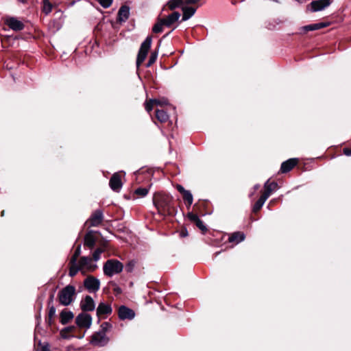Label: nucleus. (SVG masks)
Here are the masks:
<instances>
[{
    "mask_svg": "<svg viewBox=\"0 0 351 351\" xmlns=\"http://www.w3.org/2000/svg\"><path fill=\"white\" fill-rule=\"evenodd\" d=\"M162 19H159L157 23L153 26L152 32L156 34L162 32L163 26L165 25Z\"/></svg>",
    "mask_w": 351,
    "mask_h": 351,
    "instance_id": "nucleus-30",
    "label": "nucleus"
},
{
    "mask_svg": "<svg viewBox=\"0 0 351 351\" xmlns=\"http://www.w3.org/2000/svg\"><path fill=\"white\" fill-rule=\"evenodd\" d=\"M19 2L22 3H27V0H18Z\"/></svg>",
    "mask_w": 351,
    "mask_h": 351,
    "instance_id": "nucleus-51",
    "label": "nucleus"
},
{
    "mask_svg": "<svg viewBox=\"0 0 351 351\" xmlns=\"http://www.w3.org/2000/svg\"><path fill=\"white\" fill-rule=\"evenodd\" d=\"M53 8V5L49 2V0H43V12L45 15H48Z\"/></svg>",
    "mask_w": 351,
    "mask_h": 351,
    "instance_id": "nucleus-31",
    "label": "nucleus"
},
{
    "mask_svg": "<svg viewBox=\"0 0 351 351\" xmlns=\"http://www.w3.org/2000/svg\"><path fill=\"white\" fill-rule=\"evenodd\" d=\"M245 234L241 232H233L228 238L230 243H239L245 239Z\"/></svg>",
    "mask_w": 351,
    "mask_h": 351,
    "instance_id": "nucleus-21",
    "label": "nucleus"
},
{
    "mask_svg": "<svg viewBox=\"0 0 351 351\" xmlns=\"http://www.w3.org/2000/svg\"><path fill=\"white\" fill-rule=\"evenodd\" d=\"M123 268V265L120 261L116 259H109L104 263L103 271L106 276L112 277L121 273Z\"/></svg>",
    "mask_w": 351,
    "mask_h": 351,
    "instance_id": "nucleus-4",
    "label": "nucleus"
},
{
    "mask_svg": "<svg viewBox=\"0 0 351 351\" xmlns=\"http://www.w3.org/2000/svg\"><path fill=\"white\" fill-rule=\"evenodd\" d=\"M104 252L103 248H97L96 249L93 254V261L97 262L101 258V254Z\"/></svg>",
    "mask_w": 351,
    "mask_h": 351,
    "instance_id": "nucleus-37",
    "label": "nucleus"
},
{
    "mask_svg": "<svg viewBox=\"0 0 351 351\" xmlns=\"http://www.w3.org/2000/svg\"><path fill=\"white\" fill-rule=\"evenodd\" d=\"M70 267H69V276L71 277L75 276L78 271H81V269L79 267L77 262L75 263H70Z\"/></svg>",
    "mask_w": 351,
    "mask_h": 351,
    "instance_id": "nucleus-32",
    "label": "nucleus"
},
{
    "mask_svg": "<svg viewBox=\"0 0 351 351\" xmlns=\"http://www.w3.org/2000/svg\"><path fill=\"white\" fill-rule=\"evenodd\" d=\"M182 195L184 201L187 204V206L190 207L193 202V197L192 193H191L190 191L186 190Z\"/></svg>",
    "mask_w": 351,
    "mask_h": 351,
    "instance_id": "nucleus-28",
    "label": "nucleus"
},
{
    "mask_svg": "<svg viewBox=\"0 0 351 351\" xmlns=\"http://www.w3.org/2000/svg\"><path fill=\"white\" fill-rule=\"evenodd\" d=\"M158 56V51L156 50L153 51L151 53V55L149 58V60L146 64V67L151 66L156 61Z\"/></svg>",
    "mask_w": 351,
    "mask_h": 351,
    "instance_id": "nucleus-33",
    "label": "nucleus"
},
{
    "mask_svg": "<svg viewBox=\"0 0 351 351\" xmlns=\"http://www.w3.org/2000/svg\"><path fill=\"white\" fill-rule=\"evenodd\" d=\"M264 188L265 189L264 193L263 194L264 196H265L267 198H269L271 193L277 190L278 189V184L276 182H269V180H268L264 184Z\"/></svg>",
    "mask_w": 351,
    "mask_h": 351,
    "instance_id": "nucleus-19",
    "label": "nucleus"
},
{
    "mask_svg": "<svg viewBox=\"0 0 351 351\" xmlns=\"http://www.w3.org/2000/svg\"><path fill=\"white\" fill-rule=\"evenodd\" d=\"M180 237H186V236L188 235V231H187V230H186V228H185V229L182 230H181V232H180Z\"/></svg>",
    "mask_w": 351,
    "mask_h": 351,
    "instance_id": "nucleus-46",
    "label": "nucleus"
},
{
    "mask_svg": "<svg viewBox=\"0 0 351 351\" xmlns=\"http://www.w3.org/2000/svg\"><path fill=\"white\" fill-rule=\"evenodd\" d=\"M144 171H141L140 170H138L136 172H135L134 174L136 176V180L138 183H141L143 181V179L145 178H148L149 174L146 173L145 176L143 175Z\"/></svg>",
    "mask_w": 351,
    "mask_h": 351,
    "instance_id": "nucleus-36",
    "label": "nucleus"
},
{
    "mask_svg": "<svg viewBox=\"0 0 351 351\" xmlns=\"http://www.w3.org/2000/svg\"><path fill=\"white\" fill-rule=\"evenodd\" d=\"M75 295V288L73 285H67L58 293L59 302L62 305L69 306L73 301Z\"/></svg>",
    "mask_w": 351,
    "mask_h": 351,
    "instance_id": "nucleus-3",
    "label": "nucleus"
},
{
    "mask_svg": "<svg viewBox=\"0 0 351 351\" xmlns=\"http://www.w3.org/2000/svg\"><path fill=\"white\" fill-rule=\"evenodd\" d=\"M46 322L50 326L51 324V319L49 320V317H48V319H46Z\"/></svg>",
    "mask_w": 351,
    "mask_h": 351,
    "instance_id": "nucleus-49",
    "label": "nucleus"
},
{
    "mask_svg": "<svg viewBox=\"0 0 351 351\" xmlns=\"http://www.w3.org/2000/svg\"><path fill=\"white\" fill-rule=\"evenodd\" d=\"M268 198L262 195L260 198L256 202L252 208V211L254 213L258 212L264 205L265 202Z\"/></svg>",
    "mask_w": 351,
    "mask_h": 351,
    "instance_id": "nucleus-26",
    "label": "nucleus"
},
{
    "mask_svg": "<svg viewBox=\"0 0 351 351\" xmlns=\"http://www.w3.org/2000/svg\"><path fill=\"white\" fill-rule=\"evenodd\" d=\"M95 244V238L91 232H88L84 237V245L90 249L93 248Z\"/></svg>",
    "mask_w": 351,
    "mask_h": 351,
    "instance_id": "nucleus-24",
    "label": "nucleus"
},
{
    "mask_svg": "<svg viewBox=\"0 0 351 351\" xmlns=\"http://www.w3.org/2000/svg\"><path fill=\"white\" fill-rule=\"evenodd\" d=\"M97 1L104 8H109L112 3V0H97Z\"/></svg>",
    "mask_w": 351,
    "mask_h": 351,
    "instance_id": "nucleus-40",
    "label": "nucleus"
},
{
    "mask_svg": "<svg viewBox=\"0 0 351 351\" xmlns=\"http://www.w3.org/2000/svg\"><path fill=\"white\" fill-rule=\"evenodd\" d=\"M259 187H260V185L258 184H257L254 185V190H257L259 189Z\"/></svg>",
    "mask_w": 351,
    "mask_h": 351,
    "instance_id": "nucleus-50",
    "label": "nucleus"
},
{
    "mask_svg": "<svg viewBox=\"0 0 351 351\" xmlns=\"http://www.w3.org/2000/svg\"><path fill=\"white\" fill-rule=\"evenodd\" d=\"M130 16V8L126 5H123L120 8L118 12L117 20L119 22H125Z\"/></svg>",
    "mask_w": 351,
    "mask_h": 351,
    "instance_id": "nucleus-18",
    "label": "nucleus"
},
{
    "mask_svg": "<svg viewBox=\"0 0 351 351\" xmlns=\"http://www.w3.org/2000/svg\"><path fill=\"white\" fill-rule=\"evenodd\" d=\"M80 254H81V245H79L76 247L73 255L72 256V257L70 259V263H75V262H77V259Z\"/></svg>",
    "mask_w": 351,
    "mask_h": 351,
    "instance_id": "nucleus-34",
    "label": "nucleus"
},
{
    "mask_svg": "<svg viewBox=\"0 0 351 351\" xmlns=\"http://www.w3.org/2000/svg\"><path fill=\"white\" fill-rule=\"evenodd\" d=\"M80 306L84 311H92L95 308V302L90 295H86L81 301Z\"/></svg>",
    "mask_w": 351,
    "mask_h": 351,
    "instance_id": "nucleus-13",
    "label": "nucleus"
},
{
    "mask_svg": "<svg viewBox=\"0 0 351 351\" xmlns=\"http://www.w3.org/2000/svg\"><path fill=\"white\" fill-rule=\"evenodd\" d=\"M219 254V252L215 253V256H217Z\"/></svg>",
    "mask_w": 351,
    "mask_h": 351,
    "instance_id": "nucleus-55",
    "label": "nucleus"
},
{
    "mask_svg": "<svg viewBox=\"0 0 351 351\" xmlns=\"http://www.w3.org/2000/svg\"><path fill=\"white\" fill-rule=\"evenodd\" d=\"M153 203L160 216L173 215L175 211L173 197L167 194H158Z\"/></svg>",
    "mask_w": 351,
    "mask_h": 351,
    "instance_id": "nucleus-1",
    "label": "nucleus"
},
{
    "mask_svg": "<svg viewBox=\"0 0 351 351\" xmlns=\"http://www.w3.org/2000/svg\"><path fill=\"white\" fill-rule=\"evenodd\" d=\"M327 26H328L327 23H313V24H310V25L304 26L303 29L305 32L314 31V30H317V29H319L326 27Z\"/></svg>",
    "mask_w": 351,
    "mask_h": 351,
    "instance_id": "nucleus-23",
    "label": "nucleus"
},
{
    "mask_svg": "<svg viewBox=\"0 0 351 351\" xmlns=\"http://www.w3.org/2000/svg\"><path fill=\"white\" fill-rule=\"evenodd\" d=\"M109 185L111 189L115 192H119L122 187V182L120 175L115 173L112 175L109 181Z\"/></svg>",
    "mask_w": 351,
    "mask_h": 351,
    "instance_id": "nucleus-11",
    "label": "nucleus"
},
{
    "mask_svg": "<svg viewBox=\"0 0 351 351\" xmlns=\"http://www.w3.org/2000/svg\"><path fill=\"white\" fill-rule=\"evenodd\" d=\"M298 163L297 158H290L281 164L280 171L282 173L290 171Z\"/></svg>",
    "mask_w": 351,
    "mask_h": 351,
    "instance_id": "nucleus-15",
    "label": "nucleus"
},
{
    "mask_svg": "<svg viewBox=\"0 0 351 351\" xmlns=\"http://www.w3.org/2000/svg\"><path fill=\"white\" fill-rule=\"evenodd\" d=\"M112 326L110 323L105 322L100 326L99 331L95 332L91 337L90 343L98 347H103L109 342V337L106 333L111 330Z\"/></svg>",
    "mask_w": 351,
    "mask_h": 351,
    "instance_id": "nucleus-2",
    "label": "nucleus"
},
{
    "mask_svg": "<svg viewBox=\"0 0 351 351\" xmlns=\"http://www.w3.org/2000/svg\"><path fill=\"white\" fill-rule=\"evenodd\" d=\"M163 104H166V102H162L158 99H156V101L154 102V106H162Z\"/></svg>",
    "mask_w": 351,
    "mask_h": 351,
    "instance_id": "nucleus-47",
    "label": "nucleus"
},
{
    "mask_svg": "<svg viewBox=\"0 0 351 351\" xmlns=\"http://www.w3.org/2000/svg\"><path fill=\"white\" fill-rule=\"evenodd\" d=\"M343 154L348 156H351V149L346 147L343 149Z\"/></svg>",
    "mask_w": 351,
    "mask_h": 351,
    "instance_id": "nucleus-44",
    "label": "nucleus"
},
{
    "mask_svg": "<svg viewBox=\"0 0 351 351\" xmlns=\"http://www.w3.org/2000/svg\"><path fill=\"white\" fill-rule=\"evenodd\" d=\"M151 186L149 184L147 187H138L133 191V195H136L138 197H144L148 194Z\"/></svg>",
    "mask_w": 351,
    "mask_h": 351,
    "instance_id": "nucleus-25",
    "label": "nucleus"
},
{
    "mask_svg": "<svg viewBox=\"0 0 351 351\" xmlns=\"http://www.w3.org/2000/svg\"><path fill=\"white\" fill-rule=\"evenodd\" d=\"M180 17V14L178 12H173L171 14L168 15L167 18L162 19L164 21L165 26L170 27L174 23L178 21Z\"/></svg>",
    "mask_w": 351,
    "mask_h": 351,
    "instance_id": "nucleus-20",
    "label": "nucleus"
},
{
    "mask_svg": "<svg viewBox=\"0 0 351 351\" xmlns=\"http://www.w3.org/2000/svg\"><path fill=\"white\" fill-rule=\"evenodd\" d=\"M156 117L161 123L165 122L169 119L168 114L163 110H156Z\"/></svg>",
    "mask_w": 351,
    "mask_h": 351,
    "instance_id": "nucleus-27",
    "label": "nucleus"
},
{
    "mask_svg": "<svg viewBox=\"0 0 351 351\" xmlns=\"http://www.w3.org/2000/svg\"><path fill=\"white\" fill-rule=\"evenodd\" d=\"M199 0H185L184 3L186 5L194 4L199 2Z\"/></svg>",
    "mask_w": 351,
    "mask_h": 351,
    "instance_id": "nucleus-45",
    "label": "nucleus"
},
{
    "mask_svg": "<svg viewBox=\"0 0 351 351\" xmlns=\"http://www.w3.org/2000/svg\"><path fill=\"white\" fill-rule=\"evenodd\" d=\"M332 3V0H315L307 5V10L311 12H316L324 10Z\"/></svg>",
    "mask_w": 351,
    "mask_h": 351,
    "instance_id": "nucleus-7",
    "label": "nucleus"
},
{
    "mask_svg": "<svg viewBox=\"0 0 351 351\" xmlns=\"http://www.w3.org/2000/svg\"><path fill=\"white\" fill-rule=\"evenodd\" d=\"M53 295H51V297H50V301L49 302V304L53 300Z\"/></svg>",
    "mask_w": 351,
    "mask_h": 351,
    "instance_id": "nucleus-52",
    "label": "nucleus"
},
{
    "mask_svg": "<svg viewBox=\"0 0 351 351\" xmlns=\"http://www.w3.org/2000/svg\"><path fill=\"white\" fill-rule=\"evenodd\" d=\"M42 351H51L49 348L47 346H43L42 348Z\"/></svg>",
    "mask_w": 351,
    "mask_h": 351,
    "instance_id": "nucleus-48",
    "label": "nucleus"
},
{
    "mask_svg": "<svg viewBox=\"0 0 351 351\" xmlns=\"http://www.w3.org/2000/svg\"><path fill=\"white\" fill-rule=\"evenodd\" d=\"M75 323L80 328H89L92 324V317L86 313H80L77 316Z\"/></svg>",
    "mask_w": 351,
    "mask_h": 351,
    "instance_id": "nucleus-9",
    "label": "nucleus"
},
{
    "mask_svg": "<svg viewBox=\"0 0 351 351\" xmlns=\"http://www.w3.org/2000/svg\"><path fill=\"white\" fill-rule=\"evenodd\" d=\"M104 219L103 212L101 210H95L89 219L90 226H98L102 222Z\"/></svg>",
    "mask_w": 351,
    "mask_h": 351,
    "instance_id": "nucleus-12",
    "label": "nucleus"
},
{
    "mask_svg": "<svg viewBox=\"0 0 351 351\" xmlns=\"http://www.w3.org/2000/svg\"><path fill=\"white\" fill-rule=\"evenodd\" d=\"M184 3V0H169L167 3V5L171 10H173L181 6Z\"/></svg>",
    "mask_w": 351,
    "mask_h": 351,
    "instance_id": "nucleus-29",
    "label": "nucleus"
},
{
    "mask_svg": "<svg viewBox=\"0 0 351 351\" xmlns=\"http://www.w3.org/2000/svg\"><path fill=\"white\" fill-rule=\"evenodd\" d=\"M73 317V313L71 311L64 310L60 313V322L62 324H66Z\"/></svg>",
    "mask_w": 351,
    "mask_h": 351,
    "instance_id": "nucleus-22",
    "label": "nucleus"
},
{
    "mask_svg": "<svg viewBox=\"0 0 351 351\" xmlns=\"http://www.w3.org/2000/svg\"><path fill=\"white\" fill-rule=\"evenodd\" d=\"M74 326L66 327L60 331V335L63 339H68V334L73 330Z\"/></svg>",
    "mask_w": 351,
    "mask_h": 351,
    "instance_id": "nucleus-35",
    "label": "nucleus"
},
{
    "mask_svg": "<svg viewBox=\"0 0 351 351\" xmlns=\"http://www.w3.org/2000/svg\"><path fill=\"white\" fill-rule=\"evenodd\" d=\"M118 317L121 320L132 319V309L124 305L121 306L118 309Z\"/></svg>",
    "mask_w": 351,
    "mask_h": 351,
    "instance_id": "nucleus-16",
    "label": "nucleus"
},
{
    "mask_svg": "<svg viewBox=\"0 0 351 351\" xmlns=\"http://www.w3.org/2000/svg\"><path fill=\"white\" fill-rule=\"evenodd\" d=\"M84 285L90 293H94L99 289L100 282L97 278L89 276L84 280Z\"/></svg>",
    "mask_w": 351,
    "mask_h": 351,
    "instance_id": "nucleus-8",
    "label": "nucleus"
},
{
    "mask_svg": "<svg viewBox=\"0 0 351 351\" xmlns=\"http://www.w3.org/2000/svg\"><path fill=\"white\" fill-rule=\"evenodd\" d=\"M3 215H4V210H3V211L1 212V216H3Z\"/></svg>",
    "mask_w": 351,
    "mask_h": 351,
    "instance_id": "nucleus-54",
    "label": "nucleus"
},
{
    "mask_svg": "<svg viewBox=\"0 0 351 351\" xmlns=\"http://www.w3.org/2000/svg\"><path fill=\"white\" fill-rule=\"evenodd\" d=\"M7 25L14 31H21L24 29V24L22 21L18 20L15 17H9L6 19Z\"/></svg>",
    "mask_w": 351,
    "mask_h": 351,
    "instance_id": "nucleus-10",
    "label": "nucleus"
},
{
    "mask_svg": "<svg viewBox=\"0 0 351 351\" xmlns=\"http://www.w3.org/2000/svg\"><path fill=\"white\" fill-rule=\"evenodd\" d=\"M187 216H188V218L191 221L194 222L195 223L197 221V220L199 219V217H198V215L193 214V213H189Z\"/></svg>",
    "mask_w": 351,
    "mask_h": 351,
    "instance_id": "nucleus-41",
    "label": "nucleus"
},
{
    "mask_svg": "<svg viewBox=\"0 0 351 351\" xmlns=\"http://www.w3.org/2000/svg\"><path fill=\"white\" fill-rule=\"evenodd\" d=\"M112 312V306L110 304L100 302L97 308V316L108 315Z\"/></svg>",
    "mask_w": 351,
    "mask_h": 351,
    "instance_id": "nucleus-14",
    "label": "nucleus"
},
{
    "mask_svg": "<svg viewBox=\"0 0 351 351\" xmlns=\"http://www.w3.org/2000/svg\"><path fill=\"white\" fill-rule=\"evenodd\" d=\"M77 264L82 273L93 272L97 268V264L94 263L93 259L89 256H82Z\"/></svg>",
    "mask_w": 351,
    "mask_h": 351,
    "instance_id": "nucleus-6",
    "label": "nucleus"
},
{
    "mask_svg": "<svg viewBox=\"0 0 351 351\" xmlns=\"http://www.w3.org/2000/svg\"><path fill=\"white\" fill-rule=\"evenodd\" d=\"M195 225L203 232H206L207 231L206 226L204 223V222L200 219L199 220H197V221L195 223Z\"/></svg>",
    "mask_w": 351,
    "mask_h": 351,
    "instance_id": "nucleus-39",
    "label": "nucleus"
},
{
    "mask_svg": "<svg viewBox=\"0 0 351 351\" xmlns=\"http://www.w3.org/2000/svg\"><path fill=\"white\" fill-rule=\"evenodd\" d=\"M115 291H116L117 293H120V292H121V289H120V288L115 289Z\"/></svg>",
    "mask_w": 351,
    "mask_h": 351,
    "instance_id": "nucleus-53",
    "label": "nucleus"
},
{
    "mask_svg": "<svg viewBox=\"0 0 351 351\" xmlns=\"http://www.w3.org/2000/svg\"><path fill=\"white\" fill-rule=\"evenodd\" d=\"M176 189L177 190L181 193L182 194L183 193H184L186 190L180 184H178L176 186Z\"/></svg>",
    "mask_w": 351,
    "mask_h": 351,
    "instance_id": "nucleus-43",
    "label": "nucleus"
},
{
    "mask_svg": "<svg viewBox=\"0 0 351 351\" xmlns=\"http://www.w3.org/2000/svg\"><path fill=\"white\" fill-rule=\"evenodd\" d=\"M132 316H133V318H134V316H135V314H134V312H133Z\"/></svg>",
    "mask_w": 351,
    "mask_h": 351,
    "instance_id": "nucleus-57",
    "label": "nucleus"
},
{
    "mask_svg": "<svg viewBox=\"0 0 351 351\" xmlns=\"http://www.w3.org/2000/svg\"><path fill=\"white\" fill-rule=\"evenodd\" d=\"M182 10L183 12L182 18L181 21H186L189 20L191 17H192L195 12L196 9L193 7L184 5L182 7Z\"/></svg>",
    "mask_w": 351,
    "mask_h": 351,
    "instance_id": "nucleus-17",
    "label": "nucleus"
},
{
    "mask_svg": "<svg viewBox=\"0 0 351 351\" xmlns=\"http://www.w3.org/2000/svg\"><path fill=\"white\" fill-rule=\"evenodd\" d=\"M171 32L167 34L164 37L167 36H169V34H170Z\"/></svg>",
    "mask_w": 351,
    "mask_h": 351,
    "instance_id": "nucleus-56",
    "label": "nucleus"
},
{
    "mask_svg": "<svg viewBox=\"0 0 351 351\" xmlns=\"http://www.w3.org/2000/svg\"><path fill=\"white\" fill-rule=\"evenodd\" d=\"M152 38L148 36L145 40L142 43L139 51L137 54L136 66L138 69L141 64L145 60L147 53L152 45Z\"/></svg>",
    "mask_w": 351,
    "mask_h": 351,
    "instance_id": "nucleus-5",
    "label": "nucleus"
},
{
    "mask_svg": "<svg viewBox=\"0 0 351 351\" xmlns=\"http://www.w3.org/2000/svg\"><path fill=\"white\" fill-rule=\"evenodd\" d=\"M154 101H156V99H151L148 101L146 102V104H145V110L148 112H149L150 111L152 110V109H153V108L154 106Z\"/></svg>",
    "mask_w": 351,
    "mask_h": 351,
    "instance_id": "nucleus-38",
    "label": "nucleus"
},
{
    "mask_svg": "<svg viewBox=\"0 0 351 351\" xmlns=\"http://www.w3.org/2000/svg\"><path fill=\"white\" fill-rule=\"evenodd\" d=\"M56 314V308L53 306H49L48 317L49 320L52 319L53 317Z\"/></svg>",
    "mask_w": 351,
    "mask_h": 351,
    "instance_id": "nucleus-42",
    "label": "nucleus"
}]
</instances>
